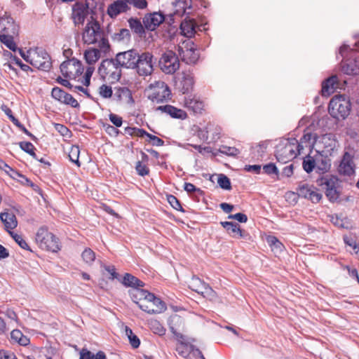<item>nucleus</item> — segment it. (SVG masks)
I'll return each instance as SVG.
<instances>
[{"label":"nucleus","mask_w":359,"mask_h":359,"mask_svg":"<svg viewBox=\"0 0 359 359\" xmlns=\"http://www.w3.org/2000/svg\"><path fill=\"white\" fill-rule=\"evenodd\" d=\"M82 39L86 44H94L102 50H109V41L97 21L87 23L83 32Z\"/></svg>","instance_id":"nucleus-1"},{"label":"nucleus","mask_w":359,"mask_h":359,"mask_svg":"<svg viewBox=\"0 0 359 359\" xmlns=\"http://www.w3.org/2000/svg\"><path fill=\"white\" fill-rule=\"evenodd\" d=\"M351 109V102L344 95L334 96L328 106L329 114L336 119L346 118L349 115Z\"/></svg>","instance_id":"nucleus-2"},{"label":"nucleus","mask_w":359,"mask_h":359,"mask_svg":"<svg viewBox=\"0 0 359 359\" xmlns=\"http://www.w3.org/2000/svg\"><path fill=\"white\" fill-rule=\"evenodd\" d=\"M297 140L290 138L281 141L276 148V158L278 162L285 163L299 155L301 152L297 150Z\"/></svg>","instance_id":"nucleus-3"},{"label":"nucleus","mask_w":359,"mask_h":359,"mask_svg":"<svg viewBox=\"0 0 359 359\" xmlns=\"http://www.w3.org/2000/svg\"><path fill=\"white\" fill-rule=\"evenodd\" d=\"M35 241L39 247L53 252H57L61 249L59 239L52 233L49 232L46 227H40L35 236Z\"/></svg>","instance_id":"nucleus-4"},{"label":"nucleus","mask_w":359,"mask_h":359,"mask_svg":"<svg viewBox=\"0 0 359 359\" xmlns=\"http://www.w3.org/2000/svg\"><path fill=\"white\" fill-rule=\"evenodd\" d=\"M339 54L343 57L342 70L348 75L359 73V61L356 59L358 53L351 49L348 45L344 44L339 48Z\"/></svg>","instance_id":"nucleus-5"},{"label":"nucleus","mask_w":359,"mask_h":359,"mask_svg":"<svg viewBox=\"0 0 359 359\" xmlns=\"http://www.w3.org/2000/svg\"><path fill=\"white\" fill-rule=\"evenodd\" d=\"M98 73L103 79L117 81L121 76V67L116 61V57L106 59L102 61Z\"/></svg>","instance_id":"nucleus-6"},{"label":"nucleus","mask_w":359,"mask_h":359,"mask_svg":"<svg viewBox=\"0 0 359 359\" xmlns=\"http://www.w3.org/2000/svg\"><path fill=\"white\" fill-rule=\"evenodd\" d=\"M317 184L325 189V195L330 201H336L339 198V181L337 177L327 175L319 178Z\"/></svg>","instance_id":"nucleus-7"},{"label":"nucleus","mask_w":359,"mask_h":359,"mask_svg":"<svg viewBox=\"0 0 359 359\" xmlns=\"http://www.w3.org/2000/svg\"><path fill=\"white\" fill-rule=\"evenodd\" d=\"M154 57L149 51L139 53L134 69L140 76H147L152 74L154 70Z\"/></svg>","instance_id":"nucleus-8"},{"label":"nucleus","mask_w":359,"mask_h":359,"mask_svg":"<svg viewBox=\"0 0 359 359\" xmlns=\"http://www.w3.org/2000/svg\"><path fill=\"white\" fill-rule=\"evenodd\" d=\"M161 70L166 74H173L180 68L178 56L172 50L164 52L158 61Z\"/></svg>","instance_id":"nucleus-9"},{"label":"nucleus","mask_w":359,"mask_h":359,"mask_svg":"<svg viewBox=\"0 0 359 359\" xmlns=\"http://www.w3.org/2000/svg\"><path fill=\"white\" fill-rule=\"evenodd\" d=\"M177 50L181 60L188 65L196 63L199 58V55L194 47V43L190 39L184 40L178 45Z\"/></svg>","instance_id":"nucleus-10"},{"label":"nucleus","mask_w":359,"mask_h":359,"mask_svg":"<svg viewBox=\"0 0 359 359\" xmlns=\"http://www.w3.org/2000/svg\"><path fill=\"white\" fill-rule=\"evenodd\" d=\"M151 93L148 96L153 102L161 103L171 99V90L168 86L162 81H156L151 85Z\"/></svg>","instance_id":"nucleus-11"},{"label":"nucleus","mask_w":359,"mask_h":359,"mask_svg":"<svg viewBox=\"0 0 359 359\" xmlns=\"http://www.w3.org/2000/svg\"><path fill=\"white\" fill-rule=\"evenodd\" d=\"M32 53L30 55V65L45 72L50 69L52 66L50 57L43 48H36Z\"/></svg>","instance_id":"nucleus-12"},{"label":"nucleus","mask_w":359,"mask_h":359,"mask_svg":"<svg viewBox=\"0 0 359 359\" xmlns=\"http://www.w3.org/2000/svg\"><path fill=\"white\" fill-rule=\"evenodd\" d=\"M62 74L65 78L75 79L83 72V67L81 61L72 58L64 61L60 67Z\"/></svg>","instance_id":"nucleus-13"},{"label":"nucleus","mask_w":359,"mask_h":359,"mask_svg":"<svg viewBox=\"0 0 359 359\" xmlns=\"http://www.w3.org/2000/svg\"><path fill=\"white\" fill-rule=\"evenodd\" d=\"M139 53L135 49L120 52L115 56L116 61L121 68L134 69Z\"/></svg>","instance_id":"nucleus-14"},{"label":"nucleus","mask_w":359,"mask_h":359,"mask_svg":"<svg viewBox=\"0 0 359 359\" xmlns=\"http://www.w3.org/2000/svg\"><path fill=\"white\" fill-rule=\"evenodd\" d=\"M136 296L140 297V299H146L154 308L155 313H160L165 311L166 305L161 299L156 297L153 293L144 290H139L136 292Z\"/></svg>","instance_id":"nucleus-15"},{"label":"nucleus","mask_w":359,"mask_h":359,"mask_svg":"<svg viewBox=\"0 0 359 359\" xmlns=\"http://www.w3.org/2000/svg\"><path fill=\"white\" fill-rule=\"evenodd\" d=\"M175 87L183 94L187 93L193 89L194 77L189 72H182L175 77Z\"/></svg>","instance_id":"nucleus-16"},{"label":"nucleus","mask_w":359,"mask_h":359,"mask_svg":"<svg viewBox=\"0 0 359 359\" xmlns=\"http://www.w3.org/2000/svg\"><path fill=\"white\" fill-rule=\"evenodd\" d=\"M355 167L353 156L349 152H344L337 168L338 172L344 176H351L355 172Z\"/></svg>","instance_id":"nucleus-17"},{"label":"nucleus","mask_w":359,"mask_h":359,"mask_svg":"<svg viewBox=\"0 0 359 359\" xmlns=\"http://www.w3.org/2000/svg\"><path fill=\"white\" fill-rule=\"evenodd\" d=\"M164 20L165 16L162 13L154 12L145 15L142 22L147 29L154 31Z\"/></svg>","instance_id":"nucleus-18"},{"label":"nucleus","mask_w":359,"mask_h":359,"mask_svg":"<svg viewBox=\"0 0 359 359\" xmlns=\"http://www.w3.org/2000/svg\"><path fill=\"white\" fill-rule=\"evenodd\" d=\"M88 5L83 2H76L72 7V17L75 25H81L88 15Z\"/></svg>","instance_id":"nucleus-19"},{"label":"nucleus","mask_w":359,"mask_h":359,"mask_svg":"<svg viewBox=\"0 0 359 359\" xmlns=\"http://www.w3.org/2000/svg\"><path fill=\"white\" fill-rule=\"evenodd\" d=\"M176 351L180 355L184 358L193 359L192 355H194L199 356L202 359H205L202 352L198 348L184 342L180 343L176 348Z\"/></svg>","instance_id":"nucleus-20"},{"label":"nucleus","mask_w":359,"mask_h":359,"mask_svg":"<svg viewBox=\"0 0 359 359\" xmlns=\"http://www.w3.org/2000/svg\"><path fill=\"white\" fill-rule=\"evenodd\" d=\"M130 10L126 0H116L108 6L107 14L111 18H116L119 14L126 13Z\"/></svg>","instance_id":"nucleus-21"},{"label":"nucleus","mask_w":359,"mask_h":359,"mask_svg":"<svg viewBox=\"0 0 359 359\" xmlns=\"http://www.w3.org/2000/svg\"><path fill=\"white\" fill-rule=\"evenodd\" d=\"M318 135L311 133L309 129L304 130V135L297 141V150L302 152L304 147L313 148L316 142Z\"/></svg>","instance_id":"nucleus-22"},{"label":"nucleus","mask_w":359,"mask_h":359,"mask_svg":"<svg viewBox=\"0 0 359 359\" xmlns=\"http://www.w3.org/2000/svg\"><path fill=\"white\" fill-rule=\"evenodd\" d=\"M339 88L337 76L333 75L322 83L321 94L323 96L328 97L332 94L337 88Z\"/></svg>","instance_id":"nucleus-23"},{"label":"nucleus","mask_w":359,"mask_h":359,"mask_svg":"<svg viewBox=\"0 0 359 359\" xmlns=\"http://www.w3.org/2000/svg\"><path fill=\"white\" fill-rule=\"evenodd\" d=\"M156 110L164 112L173 118L184 120L187 117V113L184 110L169 104L159 106L156 108Z\"/></svg>","instance_id":"nucleus-24"},{"label":"nucleus","mask_w":359,"mask_h":359,"mask_svg":"<svg viewBox=\"0 0 359 359\" xmlns=\"http://www.w3.org/2000/svg\"><path fill=\"white\" fill-rule=\"evenodd\" d=\"M114 100L118 102L133 103L131 91L126 87L115 88Z\"/></svg>","instance_id":"nucleus-25"},{"label":"nucleus","mask_w":359,"mask_h":359,"mask_svg":"<svg viewBox=\"0 0 359 359\" xmlns=\"http://www.w3.org/2000/svg\"><path fill=\"white\" fill-rule=\"evenodd\" d=\"M109 50H102L100 47L90 48L86 50L84 57L88 65L95 64L102 57V53H107Z\"/></svg>","instance_id":"nucleus-26"},{"label":"nucleus","mask_w":359,"mask_h":359,"mask_svg":"<svg viewBox=\"0 0 359 359\" xmlns=\"http://www.w3.org/2000/svg\"><path fill=\"white\" fill-rule=\"evenodd\" d=\"M0 219L4 223L5 229L9 233L18 226V221L15 215L13 212H4L0 213Z\"/></svg>","instance_id":"nucleus-27"},{"label":"nucleus","mask_w":359,"mask_h":359,"mask_svg":"<svg viewBox=\"0 0 359 359\" xmlns=\"http://www.w3.org/2000/svg\"><path fill=\"white\" fill-rule=\"evenodd\" d=\"M220 224L226 230L228 233L234 238L245 237L243 231L240 228V225L236 222H221Z\"/></svg>","instance_id":"nucleus-28"},{"label":"nucleus","mask_w":359,"mask_h":359,"mask_svg":"<svg viewBox=\"0 0 359 359\" xmlns=\"http://www.w3.org/2000/svg\"><path fill=\"white\" fill-rule=\"evenodd\" d=\"M194 282L199 283V286H198L196 288H194V291L202 294L205 297L213 298L215 297V292L208 284L205 283L200 278H194Z\"/></svg>","instance_id":"nucleus-29"},{"label":"nucleus","mask_w":359,"mask_h":359,"mask_svg":"<svg viewBox=\"0 0 359 359\" xmlns=\"http://www.w3.org/2000/svg\"><path fill=\"white\" fill-rule=\"evenodd\" d=\"M184 107L193 111L194 113H201L204 107L202 101L191 97H185L184 101Z\"/></svg>","instance_id":"nucleus-30"},{"label":"nucleus","mask_w":359,"mask_h":359,"mask_svg":"<svg viewBox=\"0 0 359 359\" xmlns=\"http://www.w3.org/2000/svg\"><path fill=\"white\" fill-rule=\"evenodd\" d=\"M344 243L348 246L352 250L350 251L351 254L355 255L359 259V241L355 235L349 234L343 236Z\"/></svg>","instance_id":"nucleus-31"},{"label":"nucleus","mask_w":359,"mask_h":359,"mask_svg":"<svg viewBox=\"0 0 359 359\" xmlns=\"http://www.w3.org/2000/svg\"><path fill=\"white\" fill-rule=\"evenodd\" d=\"M122 283L126 287H130L134 288L142 287L144 285L142 280L128 273L124 275Z\"/></svg>","instance_id":"nucleus-32"},{"label":"nucleus","mask_w":359,"mask_h":359,"mask_svg":"<svg viewBox=\"0 0 359 359\" xmlns=\"http://www.w3.org/2000/svg\"><path fill=\"white\" fill-rule=\"evenodd\" d=\"M182 321V319L181 318L180 316H179L177 315H175L170 318V319L169 320V323H168L170 331L175 335L177 340L180 343L183 342V340H184V336L182 334H181L180 332L177 331L174 325L177 324V323H181Z\"/></svg>","instance_id":"nucleus-33"},{"label":"nucleus","mask_w":359,"mask_h":359,"mask_svg":"<svg viewBox=\"0 0 359 359\" xmlns=\"http://www.w3.org/2000/svg\"><path fill=\"white\" fill-rule=\"evenodd\" d=\"M196 23L192 20H184L180 25L182 34L187 37H191L195 33Z\"/></svg>","instance_id":"nucleus-34"},{"label":"nucleus","mask_w":359,"mask_h":359,"mask_svg":"<svg viewBox=\"0 0 359 359\" xmlns=\"http://www.w3.org/2000/svg\"><path fill=\"white\" fill-rule=\"evenodd\" d=\"M11 340L21 346H27L29 344V339L23 334L20 330H13L11 333Z\"/></svg>","instance_id":"nucleus-35"},{"label":"nucleus","mask_w":359,"mask_h":359,"mask_svg":"<svg viewBox=\"0 0 359 359\" xmlns=\"http://www.w3.org/2000/svg\"><path fill=\"white\" fill-rule=\"evenodd\" d=\"M130 28L136 34L142 35L144 34V26L137 18H131L128 20Z\"/></svg>","instance_id":"nucleus-36"},{"label":"nucleus","mask_w":359,"mask_h":359,"mask_svg":"<svg viewBox=\"0 0 359 359\" xmlns=\"http://www.w3.org/2000/svg\"><path fill=\"white\" fill-rule=\"evenodd\" d=\"M6 21L7 25H4V30H8L11 29V33L15 35L18 34V26L15 24L13 19L11 16L6 17H1L0 18V24L4 23V22Z\"/></svg>","instance_id":"nucleus-37"},{"label":"nucleus","mask_w":359,"mask_h":359,"mask_svg":"<svg viewBox=\"0 0 359 359\" xmlns=\"http://www.w3.org/2000/svg\"><path fill=\"white\" fill-rule=\"evenodd\" d=\"M0 41L4 43L8 48L13 51H15L18 48L13 40V36L8 34H1Z\"/></svg>","instance_id":"nucleus-38"},{"label":"nucleus","mask_w":359,"mask_h":359,"mask_svg":"<svg viewBox=\"0 0 359 359\" xmlns=\"http://www.w3.org/2000/svg\"><path fill=\"white\" fill-rule=\"evenodd\" d=\"M134 297H138L139 302L134 300V302L139 306V308L143 311L149 313V314H155V311H154V308H151V305L147 302L146 299H140V297L134 295Z\"/></svg>","instance_id":"nucleus-39"},{"label":"nucleus","mask_w":359,"mask_h":359,"mask_svg":"<svg viewBox=\"0 0 359 359\" xmlns=\"http://www.w3.org/2000/svg\"><path fill=\"white\" fill-rule=\"evenodd\" d=\"M79 154L80 149L77 145H72L69 151V160L74 163L78 167H80L81 164L79 162Z\"/></svg>","instance_id":"nucleus-40"},{"label":"nucleus","mask_w":359,"mask_h":359,"mask_svg":"<svg viewBox=\"0 0 359 359\" xmlns=\"http://www.w3.org/2000/svg\"><path fill=\"white\" fill-rule=\"evenodd\" d=\"M130 38V33L128 29H121L118 32L114 33L112 36V39L114 41H116L118 42L128 41Z\"/></svg>","instance_id":"nucleus-41"},{"label":"nucleus","mask_w":359,"mask_h":359,"mask_svg":"<svg viewBox=\"0 0 359 359\" xmlns=\"http://www.w3.org/2000/svg\"><path fill=\"white\" fill-rule=\"evenodd\" d=\"M313 187L309 185L308 184H299L297 189V194L299 196L304 198H309V196L311 195V190Z\"/></svg>","instance_id":"nucleus-42"},{"label":"nucleus","mask_w":359,"mask_h":359,"mask_svg":"<svg viewBox=\"0 0 359 359\" xmlns=\"http://www.w3.org/2000/svg\"><path fill=\"white\" fill-rule=\"evenodd\" d=\"M266 242L273 250L280 251L283 248L282 243L274 236H269L266 238Z\"/></svg>","instance_id":"nucleus-43"},{"label":"nucleus","mask_w":359,"mask_h":359,"mask_svg":"<svg viewBox=\"0 0 359 359\" xmlns=\"http://www.w3.org/2000/svg\"><path fill=\"white\" fill-rule=\"evenodd\" d=\"M9 234L14 239V241L19 245L20 248L22 249L32 251V250L29 248V245L23 239L22 236L17 234L14 233L13 231H9Z\"/></svg>","instance_id":"nucleus-44"},{"label":"nucleus","mask_w":359,"mask_h":359,"mask_svg":"<svg viewBox=\"0 0 359 359\" xmlns=\"http://www.w3.org/2000/svg\"><path fill=\"white\" fill-rule=\"evenodd\" d=\"M83 260L90 265L95 259V253L90 248H86L81 254Z\"/></svg>","instance_id":"nucleus-45"},{"label":"nucleus","mask_w":359,"mask_h":359,"mask_svg":"<svg viewBox=\"0 0 359 359\" xmlns=\"http://www.w3.org/2000/svg\"><path fill=\"white\" fill-rule=\"evenodd\" d=\"M316 165V161L310 156H306L302 163L303 168L307 173L312 172Z\"/></svg>","instance_id":"nucleus-46"},{"label":"nucleus","mask_w":359,"mask_h":359,"mask_svg":"<svg viewBox=\"0 0 359 359\" xmlns=\"http://www.w3.org/2000/svg\"><path fill=\"white\" fill-rule=\"evenodd\" d=\"M19 145L22 150L29 154L33 158H36V155L34 152L35 147L32 143L29 142H21L19 143Z\"/></svg>","instance_id":"nucleus-47"},{"label":"nucleus","mask_w":359,"mask_h":359,"mask_svg":"<svg viewBox=\"0 0 359 359\" xmlns=\"http://www.w3.org/2000/svg\"><path fill=\"white\" fill-rule=\"evenodd\" d=\"M61 103L70 105L71 107L74 108L79 107V104L78 101L73 97V96L71 94H69L65 92V95H63L61 101Z\"/></svg>","instance_id":"nucleus-48"},{"label":"nucleus","mask_w":359,"mask_h":359,"mask_svg":"<svg viewBox=\"0 0 359 359\" xmlns=\"http://www.w3.org/2000/svg\"><path fill=\"white\" fill-rule=\"evenodd\" d=\"M217 183L223 189L230 190L231 189L230 180L224 174H219L218 175Z\"/></svg>","instance_id":"nucleus-49"},{"label":"nucleus","mask_w":359,"mask_h":359,"mask_svg":"<svg viewBox=\"0 0 359 359\" xmlns=\"http://www.w3.org/2000/svg\"><path fill=\"white\" fill-rule=\"evenodd\" d=\"M99 95L104 99L110 98L113 95V90L111 86L102 84L99 87Z\"/></svg>","instance_id":"nucleus-50"},{"label":"nucleus","mask_w":359,"mask_h":359,"mask_svg":"<svg viewBox=\"0 0 359 359\" xmlns=\"http://www.w3.org/2000/svg\"><path fill=\"white\" fill-rule=\"evenodd\" d=\"M219 152L230 156H236L240 154V151L237 148L226 145L221 146L219 148Z\"/></svg>","instance_id":"nucleus-51"},{"label":"nucleus","mask_w":359,"mask_h":359,"mask_svg":"<svg viewBox=\"0 0 359 359\" xmlns=\"http://www.w3.org/2000/svg\"><path fill=\"white\" fill-rule=\"evenodd\" d=\"M316 166L319 170L325 172L330 168V160L327 158H321L320 161L318 160Z\"/></svg>","instance_id":"nucleus-52"},{"label":"nucleus","mask_w":359,"mask_h":359,"mask_svg":"<svg viewBox=\"0 0 359 359\" xmlns=\"http://www.w3.org/2000/svg\"><path fill=\"white\" fill-rule=\"evenodd\" d=\"M126 331L131 346L135 348H138L140 344V341L139 338L135 334H133V331L130 329L126 327Z\"/></svg>","instance_id":"nucleus-53"},{"label":"nucleus","mask_w":359,"mask_h":359,"mask_svg":"<svg viewBox=\"0 0 359 359\" xmlns=\"http://www.w3.org/2000/svg\"><path fill=\"white\" fill-rule=\"evenodd\" d=\"M0 168L5 171L13 179H18V172L11 167H10L8 164H6L4 161H1Z\"/></svg>","instance_id":"nucleus-54"},{"label":"nucleus","mask_w":359,"mask_h":359,"mask_svg":"<svg viewBox=\"0 0 359 359\" xmlns=\"http://www.w3.org/2000/svg\"><path fill=\"white\" fill-rule=\"evenodd\" d=\"M167 199L168 203L174 209L182 212L184 211L180 204V202L175 196L168 195Z\"/></svg>","instance_id":"nucleus-55"},{"label":"nucleus","mask_w":359,"mask_h":359,"mask_svg":"<svg viewBox=\"0 0 359 359\" xmlns=\"http://www.w3.org/2000/svg\"><path fill=\"white\" fill-rule=\"evenodd\" d=\"M135 170L137 172V174L140 176H145L149 174V169L148 167L143 164L141 161H137L135 165Z\"/></svg>","instance_id":"nucleus-56"},{"label":"nucleus","mask_w":359,"mask_h":359,"mask_svg":"<svg viewBox=\"0 0 359 359\" xmlns=\"http://www.w3.org/2000/svg\"><path fill=\"white\" fill-rule=\"evenodd\" d=\"M65 93V91H64L62 88L59 87H54L51 91V96L53 98L60 102Z\"/></svg>","instance_id":"nucleus-57"},{"label":"nucleus","mask_w":359,"mask_h":359,"mask_svg":"<svg viewBox=\"0 0 359 359\" xmlns=\"http://www.w3.org/2000/svg\"><path fill=\"white\" fill-rule=\"evenodd\" d=\"M310 193L311 195L309 196L308 199L310 200L312 203H317L321 200L322 194L316 191L315 187H312Z\"/></svg>","instance_id":"nucleus-58"},{"label":"nucleus","mask_w":359,"mask_h":359,"mask_svg":"<svg viewBox=\"0 0 359 359\" xmlns=\"http://www.w3.org/2000/svg\"><path fill=\"white\" fill-rule=\"evenodd\" d=\"M128 5L132 4L138 9H144L147 6V0H126Z\"/></svg>","instance_id":"nucleus-59"},{"label":"nucleus","mask_w":359,"mask_h":359,"mask_svg":"<svg viewBox=\"0 0 359 359\" xmlns=\"http://www.w3.org/2000/svg\"><path fill=\"white\" fill-rule=\"evenodd\" d=\"M264 172L267 175L278 174V170L274 163H270L263 167Z\"/></svg>","instance_id":"nucleus-60"},{"label":"nucleus","mask_w":359,"mask_h":359,"mask_svg":"<svg viewBox=\"0 0 359 359\" xmlns=\"http://www.w3.org/2000/svg\"><path fill=\"white\" fill-rule=\"evenodd\" d=\"M55 128L63 136L66 137H70L71 131L68 129L67 127L62 124L56 123L55 125Z\"/></svg>","instance_id":"nucleus-61"},{"label":"nucleus","mask_w":359,"mask_h":359,"mask_svg":"<svg viewBox=\"0 0 359 359\" xmlns=\"http://www.w3.org/2000/svg\"><path fill=\"white\" fill-rule=\"evenodd\" d=\"M152 329L155 334L163 336L165 334V329L158 321L152 323Z\"/></svg>","instance_id":"nucleus-62"},{"label":"nucleus","mask_w":359,"mask_h":359,"mask_svg":"<svg viewBox=\"0 0 359 359\" xmlns=\"http://www.w3.org/2000/svg\"><path fill=\"white\" fill-rule=\"evenodd\" d=\"M228 218L236 219L238 222H241V223H245L248 221L247 215L245 214L241 213V212H238V213H236L234 215H229L228 216Z\"/></svg>","instance_id":"nucleus-63"},{"label":"nucleus","mask_w":359,"mask_h":359,"mask_svg":"<svg viewBox=\"0 0 359 359\" xmlns=\"http://www.w3.org/2000/svg\"><path fill=\"white\" fill-rule=\"evenodd\" d=\"M109 118L110 121L116 126L121 127L123 123V119L121 116L111 113L109 115Z\"/></svg>","instance_id":"nucleus-64"}]
</instances>
